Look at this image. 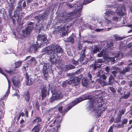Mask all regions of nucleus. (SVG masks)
Here are the masks:
<instances>
[{
	"mask_svg": "<svg viewBox=\"0 0 132 132\" xmlns=\"http://www.w3.org/2000/svg\"><path fill=\"white\" fill-rule=\"evenodd\" d=\"M128 119L127 118H124L122 119L121 122V125L124 126V125H126L128 122Z\"/></svg>",
	"mask_w": 132,
	"mask_h": 132,
	"instance_id": "2f4dec72",
	"label": "nucleus"
},
{
	"mask_svg": "<svg viewBox=\"0 0 132 132\" xmlns=\"http://www.w3.org/2000/svg\"><path fill=\"white\" fill-rule=\"evenodd\" d=\"M132 128V124L130 126H129L127 128L128 131L130 130Z\"/></svg>",
	"mask_w": 132,
	"mask_h": 132,
	"instance_id": "338daca9",
	"label": "nucleus"
},
{
	"mask_svg": "<svg viewBox=\"0 0 132 132\" xmlns=\"http://www.w3.org/2000/svg\"><path fill=\"white\" fill-rule=\"evenodd\" d=\"M113 43L112 42L108 43L107 44V47L108 48H110L113 46Z\"/></svg>",
	"mask_w": 132,
	"mask_h": 132,
	"instance_id": "a18cd8bd",
	"label": "nucleus"
},
{
	"mask_svg": "<svg viewBox=\"0 0 132 132\" xmlns=\"http://www.w3.org/2000/svg\"><path fill=\"white\" fill-rule=\"evenodd\" d=\"M26 78V82L27 85L30 86L31 85L33 82V80L30 79V81L29 80V77L27 72H26L25 74L24 75Z\"/></svg>",
	"mask_w": 132,
	"mask_h": 132,
	"instance_id": "a211bd4d",
	"label": "nucleus"
},
{
	"mask_svg": "<svg viewBox=\"0 0 132 132\" xmlns=\"http://www.w3.org/2000/svg\"><path fill=\"white\" fill-rule=\"evenodd\" d=\"M121 117H122L118 115L117 117L116 118L114 122L115 123H118L120 122L121 121Z\"/></svg>",
	"mask_w": 132,
	"mask_h": 132,
	"instance_id": "c85d7f7f",
	"label": "nucleus"
},
{
	"mask_svg": "<svg viewBox=\"0 0 132 132\" xmlns=\"http://www.w3.org/2000/svg\"><path fill=\"white\" fill-rule=\"evenodd\" d=\"M108 10L106 11L105 14L107 16L109 17L112 15H114L115 12L113 11V10L116 9L118 11L117 12V14L120 16H121L124 14V13L123 10L125 9V7L122 4L118 6L117 7L114 6L113 5H107L106 6Z\"/></svg>",
	"mask_w": 132,
	"mask_h": 132,
	"instance_id": "7ed1b4c3",
	"label": "nucleus"
},
{
	"mask_svg": "<svg viewBox=\"0 0 132 132\" xmlns=\"http://www.w3.org/2000/svg\"><path fill=\"white\" fill-rule=\"evenodd\" d=\"M30 60V61H32V62H34V63H36V59L34 57H32L31 58V59Z\"/></svg>",
	"mask_w": 132,
	"mask_h": 132,
	"instance_id": "13d9d810",
	"label": "nucleus"
},
{
	"mask_svg": "<svg viewBox=\"0 0 132 132\" xmlns=\"http://www.w3.org/2000/svg\"><path fill=\"white\" fill-rule=\"evenodd\" d=\"M89 61V59H87L86 60V61L84 62V63H82L81 64V65H85L86 64H87V62Z\"/></svg>",
	"mask_w": 132,
	"mask_h": 132,
	"instance_id": "4d7b16f0",
	"label": "nucleus"
},
{
	"mask_svg": "<svg viewBox=\"0 0 132 132\" xmlns=\"http://www.w3.org/2000/svg\"><path fill=\"white\" fill-rule=\"evenodd\" d=\"M81 84L82 85L84 86H88L89 84L87 79L83 78L82 80Z\"/></svg>",
	"mask_w": 132,
	"mask_h": 132,
	"instance_id": "393cba45",
	"label": "nucleus"
},
{
	"mask_svg": "<svg viewBox=\"0 0 132 132\" xmlns=\"http://www.w3.org/2000/svg\"><path fill=\"white\" fill-rule=\"evenodd\" d=\"M22 62H21L17 61L15 62V67L14 68H16L19 67L21 66Z\"/></svg>",
	"mask_w": 132,
	"mask_h": 132,
	"instance_id": "c9c22d12",
	"label": "nucleus"
},
{
	"mask_svg": "<svg viewBox=\"0 0 132 132\" xmlns=\"http://www.w3.org/2000/svg\"><path fill=\"white\" fill-rule=\"evenodd\" d=\"M63 108V107L62 106H59L58 108V110L61 114H62L63 113H64V111H62Z\"/></svg>",
	"mask_w": 132,
	"mask_h": 132,
	"instance_id": "49530a36",
	"label": "nucleus"
},
{
	"mask_svg": "<svg viewBox=\"0 0 132 132\" xmlns=\"http://www.w3.org/2000/svg\"><path fill=\"white\" fill-rule=\"evenodd\" d=\"M79 98H77L76 100H75L72 102L68 104L69 106L67 108H64V114H65L68 111L71 109L74 106L76 105L77 104L82 101Z\"/></svg>",
	"mask_w": 132,
	"mask_h": 132,
	"instance_id": "423d86ee",
	"label": "nucleus"
},
{
	"mask_svg": "<svg viewBox=\"0 0 132 132\" xmlns=\"http://www.w3.org/2000/svg\"><path fill=\"white\" fill-rule=\"evenodd\" d=\"M42 46L39 45V44L38 42H36V44H35L33 45V47L34 49V53H35L38 50L39 47L40 48Z\"/></svg>",
	"mask_w": 132,
	"mask_h": 132,
	"instance_id": "5701e85b",
	"label": "nucleus"
},
{
	"mask_svg": "<svg viewBox=\"0 0 132 132\" xmlns=\"http://www.w3.org/2000/svg\"><path fill=\"white\" fill-rule=\"evenodd\" d=\"M80 72V69H78L75 72L73 73V76H77L78 74H79Z\"/></svg>",
	"mask_w": 132,
	"mask_h": 132,
	"instance_id": "c03bdc74",
	"label": "nucleus"
},
{
	"mask_svg": "<svg viewBox=\"0 0 132 132\" xmlns=\"http://www.w3.org/2000/svg\"><path fill=\"white\" fill-rule=\"evenodd\" d=\"M11 85H8V89L6 92V93L4 95V96H8L10 92V90L11 88Z\"/></svg>",
	"mask_w": 132,
	"mask_h": 132,
	"instance_id": "37998d69",
	"label": "nucleus"
},
{
	"mask_svg": "<svg viewBox=\"0 0 132 132\" xmlns=\"http://www.w3.org/2000/svg\"><path fill=\"white\" fill-rule=\"evenodd\" d=\"M42 52L45 53H47L50 55V60L52 64H56L57 62L55 57L56 56L58 57L59 54H62L64 53L62 48L59 45L56 44H51L43 49Z\"/></svg>",
	"mask_w": 132,
	"mask_h": 132,
	"instance_id": "f257e3e1",
	"label": "nucleus"
},
{
	"mask_svg": "<svg viewBox=\"0 0 132 132\" xmlns=\"http://www.w3.org/2000/svg\"><path fill=\"white\" fill-rule=\"evenodd\" d=\"M117 73V72L116 71H113L112 72V73L113 75L115 77H116Z\"/></svg>",
	"mask_w": 132,
	"mask_h": 132,
	"instance_id": "052dcab7",
	"label": "nucleus"
},
{
	"mask_svg": "<svg viewBox=\"0 0 132 132\" xmlns=\"http://www.w3.org/2000/svg\"><path fill=\"white\" fill-rule=\"evenodd\" d=\"M114 77L113 76H112V75L111 76L109 79V85H111L112 83V80H114Z\"/></svg>",
	"mask_w": 132,
	"mask_h": 132,
	"instance_id": "473e14b6",
	"label": "nucleus"
},
{
	"mask_svg": "<svg viewBox=\"0 0 132 132\" xmlns=\"http://www.w3.org/2000/svg\"><path fill=\"white\" fill-rule=\"evenodd\" d=\"M22 16V15H21L20 16V14H18V13L14 12L13 15L11 18L12 20L13 23L14 24L15 23L16 20H17L18 22L19 21V20H21Z\"/></svg>",
	"mask_w": 132,
	"mask_h": 132,
	"instance_id": "9b49d317",
	"label": "nucleus"
},
{
	"mask_svg": "<svg viewBox=\"0 0 132 132\" xmlns=\"http://www.w3.org/2000/svg\"><path fill=\"white\" fill-rule=\"evenodd\" d=\"M67 5L68 7L70 8H72V7L74 6V5H72V4H71L69 3L67 4Z\"/></svg>",
	"mask_w": 132,
	"mask_h": 132,
	"instance_id": "e2e57ef3",
	"label": "nucleus"
},
{
	"mask_svg": "<svg viewBox=\"0 0 132 132\" xmlns=\"http://www.w3.org/2000/svg\"><path fill=\"white\" fill-rule=\"evenodd\" d=\"M103 97L102 96L96 97L94 100L93 102L94 104H98V106L96 108V113L98 115V116L100 117L103 111H104L106 109V108L104 105L105 103L103 100Z\"/></svg>",
	"mask_w": 132,
	"mask_h": 132,
	"instance_id": "20e7f679",
	"label": "nucleus"
},
{
	"mask_svg": "<svg viewBox=\"0 0 132 132\" xmlns=\"http://www.w3.org/2000/svg\"><path fill=\"white\" fill-rule=\"evenodd\" d=\"M33 50L34 51V49L33 46H30L28 50V51L30 53Z\"/></svg>",
	"mask_w": 132,
	"mask_h": 132,
	"instance_id": "de8ad7c7",
	"label": "nucleus"
},
{
	"mask_svg": "<svg viewBox=\"0 0 132 132\" xmlns=\"http://www.w3.org/2000/svg\"><path fill=\"white\" fill-rule=\"evenodd\" d=\"M86 49V47H84L81 52L80 56L85 57V52Z\"/></svg>",
	"mask_w": 132,
	"mask_h": 132,
	"instance_id": "ea45409f",
	"label": "nucleus"
},
{
	"mask_svg": "<svg viewBox=\"0 0 132 132\" xmlns=\"http://www.w3.org/2000/svg\"><path fill=\"white\" fill-rule=\"evenodd\" d=\"M62 118V117L59 116L50 121L48 123L49 126L50 127L53 126H54V127L51 130H50L49 131H48L47 132L46 131V132H58V128L60 126Z\"/></svg>",
	"mask_w": 132,
	"mask_h": 132,
	"instance_id": "39448f33",
	"label": "nucleus"
},
{
	"mask_svg": "<svg viewBox=\"0 0 132 132\" xmlns=\"http://www.w3.org/2000/svg\"><path fill=\"white\" fill-rule=\"evenodd\" d=\"M114 125L111 126L110 128L109 131L111 132H113V128H114Z\"/></svg>",
	"mask_w": 132,
	"mask_h": 132,
	"instance_id": "6e6d98bb",
	"label": "nucleus"
},
{
	"mask_svg": "<svg viewBox=\"0 0 132 132\" xmlns=\"http://www.w3.org/2000/svg\"><path fill=\"white\" fill-rule=\"evenodd\" d=\"M125 111V110L123 109L121 110H119V114H118V115L122 117V115L124 114Z\"/></svg>",
	"mask_w": 132,
	"mask_h": 132,
	"instance_id": "a19ab883",
	"label": "nucleus"
},
{
	"mask_svg": "<svg viewBox=\"0 0 132 132\" xmlns=\"http://www.w3.org/2000/svg\"><path fill=\"white\" fill-rule=\"evenodd\" d=\"M12 82L14 86L15 87H18L19 85L20 82L19 81L16 80L13 78L12 79Z\"/></svg>",
	"mask_w": 132,
	"mask_h": 132,
	"instance_id": "bb28decb",
	"label": "nucleus"
},
{
	"mask_svg": "<svg viewBox=\"0 0 132 132\" xmlns=\"http://www.w3.org/2000/svg\"><path fill=\"white\" fill-rule=\"evenodd\" d=\"M69 81L70 84L74 86L78 85L79 82V80L78 79L77 76H73L71 77V79Z\"/></svg>",
	"mask_w": 132,
	"mask_h": 132,
	"instance_id": "1a4fd4ad",
	"label": "nucleus"
},
{
	"mask_svg": "<svg viewBox=\"0 0 132 132\" xmlns=\"http://www.w3.org/2000/svg\"><path fill=\"white\" fill-rule=\"evenodd\" d=\"M34 28V25L31 26H28L27 27L25 31L27 34H29L31 32L32 29Z\"/></svg>",
	"mask_w": 132,
	"mask_h": 132,
	"instance_id": "aec40b11",
	"label": "nucleus"
},
{
	"mask_svg": "<svg viewBox=\"0 0 132 132\" xmlns=\"http://www.w3.org/2000/svg\"><path fill=\"white\" fill-rule=\"evenodd\" d=\"M125 70L127 72L130 71V68L129 67H125Z\"/></svg>",
	"mask_w": 132,
	"mask_h": 132,
	"instance_id": "bf43d9fd",
	"label": "nucleus"
},
{
	"mask_svg": "<svg viewBox=\"0 0 132 132\" xmlns=\"http://www.w3.org/2000/svg\"><path fill=\"white\" fill-rule=\"evenodd\" d=\"M9 8L8 9V15L9 17H11V16L12 14L14 9V5L12 3H11L8 6Z\"/></svg>",
	"mask_w": 132,
	"mask_h": 132,
	"instance_id": "6ab92c4d",
	"label": "nucleus"
},
{
	"mask_svg": "<svg viewBox=\"0 0 132 132\" xmlns=\"http://www.w3.org/2000/svg\"><path fill=\"white\" fill-rule=\"evenodd\" d=\"M110 68L108 66H107L105 68V71L108 73L110 72Z\"/></svg>",
	"mask_w": 132,
	"mask_h": 132,
	"instance_id": "8fccbe9b",
	"label": "nucleus"
},
{
	"mask_svg": "<svg viewBox=\"0 0 132 132\" xmlns=\"http://www.w3.org/2000/svg\"><path fill=\"white\" fill-rule=\"evenodd\" d=\"M115 39L117 40H120L123 39L124 38L120 37L117 35H115L114 36Z\"/></svg>",
	"mask_w": 132,
	"mask_h": 132,
	"instance_id": "4c0bfd02",
	"label": "nucleus"
},
{
	"mask_svg": "<svg viewBox=\"0 0 132 132\" xmlns=\"http://www.w3.org/2000/svg\"><path fill=\"white\" fill-rule=\"evenodd\" d=\"M37 40L40 42V43H39L40 44V46L44 43H46L45 42L47 40V36L46 35H42L41 34H38L37 37Z\"/></svg>",
	"mask_w": 132,
	"mask_h": 132,
	"instance_id": "6e6552de",
	"label": "nucleus"
},
{
	"mask_svg": "<svg viewBox=\"0 0 132 132\" xmlns=\"http://www.w3.org/2000/svg\"><path fill=\"white\" fill-rule=\"evenodd\" d=\"M85 57V56H80L79 61L80 63H81L83 62L84 60V58Z\"/></svg>",
	"mask_w": 132,
	"mask_h": 132,
	"instance_id": "603ef678",
	"label": "nucleus"
},
{
	"mask_svg": "<svg viewBox=\"0 0 132 132\" xmlns=\"http://www.w3.org/2000/svg\"><path fill=\"white\" fill-rule=\"evenodd\" d=\"M91 51H92L91 52L93 54L96 53L97 52H99L100 51L99 47L97 45L95 46V45L94 47L92 48Z\"/></svg>",
	"mask_w": 132,
	"mask_h": 132,
	"instance_id": "412c9836",
	"label": "nucleus"
},
{
	"mask_svg": "<svg viewBox=\"0 0 132 132\" xmlns=\"http://www.w3.org/2000/svg\"><path fill=\"white\" fill-rule=\"evenodd\" d=\"M96 63H95L94 64V66L93 69L94 70H96L97 69V68L98 67V66H96Z\"/></svg>",
	"mask_w": 132,
	"mask_h": 132,
	"instance_id": "0e129e2a",
	"label": "nucleus"
},
{
	"mask_svg": "<svg viewBox=\"0 0 132 132\" xmlns=\"http://www.w3.org/2000/svg\"><path fill=\"white\" fill-rule=\"evenodd\" d=\"M42 87L40 88L41 92V96L43 100L44 99L46 96L47 94H49V92L47 93V87L45 86H43Z\"/></svg>",
	"mask_w": 132,
	"mask_h": 132,
	"instance_id": "f8f14e48",
	"label": "nucleus"
},
{
	"mask_svg": "<svg viewBox=\"0 0 132 132\" xmlns=\"http://www.w3.org/2000/svg\"><path fill=\"white\" fill-rule=\"evenodd\" d=\"M83 97H85L84 100H90L92 99V97L91 95L89 94L88 95V94H86L84 95Z\"/></svg>",
	"mask_w": 132,
	"mask_h": 132,
	"instance_id": "c756f323",
	"label": "nucleus"
},
{
	"mask_svg": "<svg viewBox=\"0 0 132 132\" xmlns=\"http://www.w3.org/2000/svg\"><path fill=\"white\" fill-rule=\"evenodd\" d=\"M114 118L113 117H112L111 118L110 120V123H112L113 122L114 120Z\"/></svg>",
	"mask_w": 132,
	"mask_h": 132,
	"instance_id": "774afa93",
	"label": "nucleus"
},
{
	"mask_svg": "<svg viewBox=\"0 0 132 132\" xmlns=\"http://www.w3.org/2000/svg\"><path fill=\"white\" fill-rule=\"evenodd\" d=\"M130 95L131 94L130 93V92H128L127 94H125L123 96V97L124 99H127L128 98V97H130Z\"/></svg>",
	"mask_w": 132,
	"mask_h": 132,
	"instance_id": "58836bf2",
	"label": "nucleus"
},
{
	"mask_svg": "<svg viewBox=\"0 0 132 132\" xmlns=\"http://www.w3.org/2000/svg\"><path fill=\"white\" fill-rule=\"evenodd\" d=\"M42 119L39 116H37L34 117V119L32 121V123L33 125H35L36 124H42Z\"/></svg>",
	"mask_w": 132,
	"mask_h": 132,
	"instance_id": "f3484780",
	"label": "nucleus"
},
{
	"mask_svg": "<svg viewBox=\"0 0 132 132\" xmlns=\"http://www.w3.org/2000/svg\"><path fill=\"white\" fill-rule=\"evenodd\" d=\"M47 11H46L41 14L38 16H35L34 18L37 20L38 23H39L40 21L43 20V19L45 18L47 14Z\"/></svg>",
	"mask_w": 132,
	"mask_h": 132,
	"instance_id": "9d476101",
	"label": "nucleus"
},
{
	"mask_svg": "<svg viewBox=\"0 0 132 132\" xmlns=\"http://www.w3.org/2000/svg\"><path fill=\"white\" fill-rule=\"evenodd\" d=\"M98 83L100 84L101 86H103L105 85V82L103 80L101 79H100L98 81Z\"/></svg>",
	"mask_w": 132,
	"mask_h": 132,
	"instance_id": "79ce46f5",
	"label": "nucleus"
},
{
	"mask_svg": "<svg viewBox=\"0 0 132 132\" xmlns=\"http://www.w3.org/2000/svg\"><path fill=\"white\" fill-rule=\"evenodd\" d=\"M82 47V45L79 44V45H78V50H81Z\"/></svg>",
	"mask_w": 132,
	"mask_h": 132,
	"instance_id": "69168bd1",
	"label": "nucleus"
},
{
	"mask_svg": "<svg viewBox=\"0 0 132 132\" xmlns=\"http://www.w3.org/2000/svg\"><path fill=\"white\" fill-rule=\"evenodd\" d=\"M47 66V63H45L44 64L42 69V72L45 78L46 79V78L48 76Z\"/></svg>",
	"mask_w": 132,
	"mask_h": 132,
	"instance_id": "ddd939ff",
	"label": "nucleus"
},
{
	"mask_svg": "<svg viewBox=\"0 0 132 132\" xmlns=\"http://www.w3.org/2000/svg\"><path fill=\"white\" fill-rule=\"evenodd\" d=\"M79 3H77V4H74V7H75L76 10L67 13L66 12H64L63 13V19L62 21L64 22H66L72 20L75 17L76 14L78 13V16H80L81 15V13L83 8V6Z\"/></svg>",
	"mask_w": 132,
	"mask_h": 132,
	"instance_id": "f03ea898",
	"label": "nucleus"
},
{
	"mask_svg": "<svg viewBox=\"0 0 132 132\" xmlns=\"http://www.w3.org/2000/svg\"><path fill=\"white\" fill-rule=\"evenodd\" d=\"M113 21H117L119 20V18L118 16H114L113 18Z\"/></svg>",
	"mask_w": 132,
	"mask_h": 132,
	"instance_id": "09e8293b",
	"label": "nucleus"
},
{
	"mask_svg": "<svg viewBox=\"0 0 132 132\" xmlns=\"http://www.w3.org/2000/svg\"><path fill=\"white\" fill-rule=\"evenodd\" d=\"M68 85H71L70 83V81L66 80L63 81L62 83V86L65 87H67Z\"/></svg>",
	"mask_w": 132,
	"mask_h": 132,
	"instance_id": "cd10ccee",
	"label": "nucleus"
},
{
	"mask_svg": "<svg viewBox=\"0 0 132 132\" xmlns=\"http://www.w3.org/2000/svg\"><path fill=\"white\" fill-rule=\"evenodd\" d=\"M53 95L54 96L56 99V100H58L62 99L63 95L60 91H55L52 92Z\"/></svg>",
	"mask_w": 132,
	"mask_h": 132,
	"instance_id": "2eb2a0df",
	"label": "nucleus"
},
{
	"mask_svg": "<svg viewBox=\"0 0 132 132\" xmlns=\"http://www.w3.org/2000/svg\"><path fill=\"white\" fill-rule=\"evenodd\" d=\"M43 127L42 124H37L32 129L31 131L34 132H39L42 129Z\"/></svg>",
	"mask_w": 132,
	"mask_h": 132,
	"instance_id": "4468645a",
	"label": "nucleus"
},
{
	"mask_svg": "<svg viewBox=\"0 0 132 132\" xmlns=\"http://www.w3.org/2000/svg\"><path fill=\"white\" fill-rule=\"evenodd\" d=\"M23 97L24 99V101L28 103L29 102L30 96V93L28 91L24 92L23 93Z\"/></svg>",
	"mask_w": 132,
	"mask_h": 132,
	"instance_id": "dca6fc26",
	"label": "nucleus"
},
{
	"mask_svg": "<svg viewBox=\"0 0 132 132\" xmlns=\"http://www.w3.org/2000/svg\"><path fill=\"white\" fill-rule=\"evenodd\" d=\"M88 78H90V79L91 80V81L92 80V75L90 72H88Z\"/></svg>",
	"mask_w": 132,
	"mask_h": 132,
	"instance_id": "5fc2aeb1",
	"label": "nucleus"
},
{
	"mask_svg": "<svg viewBox=\"0 0 132 132\" xmlns=\"http://www.w3.org/2000/svg\"><path fill=\"white\" fill-rule=\"evenodd\" d=\"M52 93V96L49 99V102H54L55 100H56V99L55 96L53 95V94Z\"/></svg>",
	"mask_w": 132,
	"mask_h": 132,
	"instance_id": "e433bc0d",
	"label": "nucleus"
},
{
	"mask_svg": "<svg viewBox=\"0 0 132 132\" xmlns=\"http://www.w3.org/2000/svg\"><path fill=\"white\" fill-rule=\"evenodd\" d=\"M15 69H11L9 70H7L5 69H4V71H3L2 69L0 67V73L4 75L7 78V74L10 76L11 75H14L15 73Z\"/></svg>",
	"mask_w": 132,
	"mask_h": 132,
	"instance_id": "0eeeda50",
	"label": "nucleus"
},
{
	"mask_svg": "<svg viewBox=\"0 0 132 132\" xmlns=\"http://www.w3.org/2000/svg\"><path fill=\"white\" fill-rule=\"evenodd\" d=\"M75 41V38L71 35L70 37L67 38L66 40V42L67 43L70 42L72 43H73Z\"/></svg>",
	"mask_w": 132,
	"mask_h": 132,
	"instance_id": "b1692460",
	"label": "nucleus"
},
{
	"mask_svg": "<svg viewBox=\"0 0 132 132\" xmlns=\"http://www.w3.org/2000/svg\"><path fill=\"white\" fill-rule=\"evenodd\" d=\"M40 105L39 102L37 101H36L35 105V107L36 108L37 111H40Z\"/></svg>",
	"mask_w": 132,
	"mask_h": 132,
	"instance_id": "7c9ffc66",
	"label": "nucleus"
},
{
	"mask_svg": "<svg viewBox=\"0 0 132 132\" xmlns=\"http://www.w3.org/2000/svg\"><path fill=\"white\" fill-rule=\"evenodd\" d=\"M109 89L112 92L113 94L115 96L116 93V90H115V88L113 87H110Z\"/></svg>",
	"mask_w": 132,
	"mask_h": 132,
	"instance_id": "72a5a7b5",
	"label": "nucleus"
},
{
	"mask_svg": "<svg viewBox=\"0 0 132 132\" xmlns=\"http://www.w3.org/2000/svg\"><path fill=\"white\" fill-rule=\"evenodd\" d=\"M104 61L102 59H97L96 63H103L104 62Z\"/></svg>",
	"mask_w": 132,
	"mask_h": 132,
	"instance_id": "3c124183",
	"label": "nucleus"
},
{
	"mask_svg": "<svg viewBox=\"0 0 132 132\" xmlns=\"http://www.w3.org/2000/svg\"><path fill=\"white\" fill-rule=\"evenodd\" d=\"M71 62L72 64L75 66H76L78 64V61L75 60L74 59H73L71 60Z\"/></svg>",
	"mask_w": 132,
	"mask_h": 132,
	"instance_id": "f704fd0d",
	"label": "nucleus"
},
{
	"mask_svg": "<svg viewBox=\"0 0 132 132\" xmlns=\"http://www.w3.org/2000/svg\"><path fill=\"white\" fill-rule=\"evenodd\" d=\"M24 111H25V114L26 117L27 118L28 117V112L27 110L26 109L24 110Z\"/></svg>",
	"mask_w": 132,
	"mask_h": 132,
	"instance_id": "864d4df0",
	"label": "nucleus"
},
{
	"mask_svg": "<svg viewBox=\"0 0 132 132\" xmlns=\"http://www.w3.org/2000/svg\"><path fill=\"white\" fill-rule=\"evenodd\" d=\"M21 5V4L19 5L18 6L16 7V10L14 11V12L20 14V12L22 11V7Z\"/></svg>",
	"mask_w": 132,
	"mask_h": 132,
	"instance_id": "4be33fe9",
	"label": "nucleus"
},
{
	"mask_svg": "<svg viewBox=\"0 0 132 132\" xmlns=\"http://www.w3.org/2000/svg\"><path fill=\"white\" fill-rule=\"evenodd\" d=\"M77 76V78L79 80V81L82 78V74H80V75Z\"/></svg>",
	"mask_w": 132,
	"mask_h": 132,
	"instance_id": "680f3d73",
	"label": "nucleus"
},
{
	"mask_svg": "<svg viewBox=\"0 0 132 132\" xmlns=\"http://www.w3.org/2000/svg\"><path fill=\"white\" fill-rule=\"evenodd\" d=\"M65 68L67 70H70L75 69V67L72 64H68L65 65Z\"/></svg>",
	"mask_w": 132,
	"mask_h": 132,
	"instance_id": "a878e982",
	"label": "nucleus"
}]
</instances>
